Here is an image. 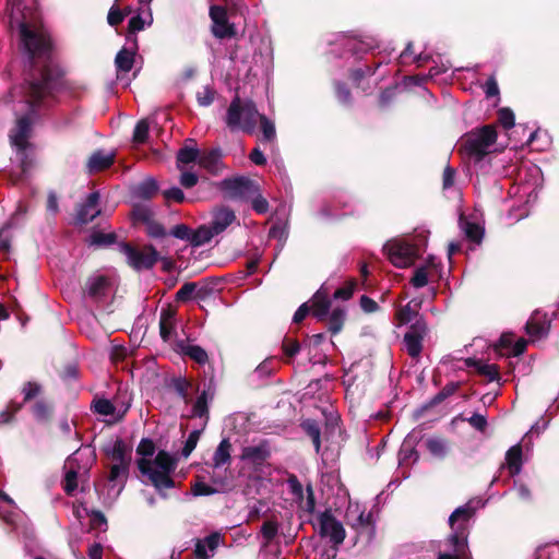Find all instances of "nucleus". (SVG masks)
<instances>
[{
  "label": "nucleus",
  "instance_id": "f257e3e1",
  "mask_svg": "<svg viewBox=\"0 0 559 559\" xmlns=\"http://www.w3.org/2000/svg\"><path fill=\"white\" fill-rule=\"evenodd\" d=\"M19 33L23 52L29 67L26 96L34 110L51 96L60 85L62 71L53 59V43L43 25L22 21Z\"/></svg>",
  "mask_w": 559,
  "mask_h": 559
},
{
  "label": "nucleus",
  "instance_id": "f03ea898",
  "mask_svg": "<svg viewBox=\"0 0 559 559\" xmlns=\"http://www.w3.org/2000/svg\"><path fill=\"white\" fill-rule=\"evenodd\" d=\"M258 119L262 132L261 141L273 143L276 139L275 124L265 115L259 114L255 103L251 99L242 102L236 95L227 108L225 122L230 131L241 130L252 134L255 131Z\"/></svg>",
  "mask_w": 559,
  "mask_h": 559
},
{
  "label": "nucleus",
  "instance_id": "7ed1b4c3",
  "mask_svg": "<svg viewBox=\"0 0 559 559\" xmlns=\"http://www.w3.org/2000/svg\"><path fill=\"white\" fill-rule=\"evenodd\" d=\"M136 466L140 473L147 477L159 497L166 499L168 496L165 490L176 486L171 475L177 468V460L169 452L159 450L154 460L139 459Z\"/></svg>",
  "mask_w": 559,
  "mask_h": 559
},
{
  "label": "nucleus",
  "instance_id": "20e7f679",
  "mask_svg": "<svg viewBox=\"0 0 559 559\" xmlns=\"http://www.w3.org/2000/svg\"><path fill=\"white\" fill-rule=\"evenodd\" d=\"M497 130L493 124H485L466 133L462 148L476 163L489 154V147L497 141Z\"/></svg>",
  "mask_w": 559,
  "mask_h": 559
},
{
  "label": "nucleus",
  "instance_id": "39448f33",
  "mask_svg": "<svg viewBox=\"0 0 559 559\" xmlns=\"http://www.w3.org/2000/svg\"><path fill=\"white\" fill-rule=\"evenodd\" d=\"M119 250L126 255L127 264L136 272L152 270L160 259L159 252L151 243L139 249L132 243L123 241L119 243Z\"/></svg>",
  "mask_w": 559,
  "mask_h": 559
},
{
  "label": "nucleus",
  "instance_id": "423d86ee",
  "mask_svg": "<svg viewBox=\"0 0 559 559\" xmlns=\"http://www.w3.org/2000/svg\"><path fill=\"white\" fill-rule=\"evenodd\" d=\"M383 251L390 262L401 269L413 265L420 255L419 247L404 239L388 241L383 247Z\"/></svg>",
  "mask_w": 559,
  "mask_h": 559
},
{
  "label": "nucleus",
  "instance_id": "0eeeda50",
  "mask_svg": "<svg viewBox=\"0 0 559 559\" xmlns=\"http://www.w3.org/2000/svg\"><path fill=\"white\" fill-rule=\"evenodd\" d=\"M218 188L229 199L247 200L259 192V187L254 180L240 176L225 178L218 183Z\"/></svg>",
  "mask_w": 559,
  "mask_h": 559
},
{
  "label": "nucleus",
  "instance_id": "6e6552de",
  "mask_svg": "<svg viewBox=\"0 0 559 559\" xmlns=\"http://www.w3.org/2000/svg\"><path fill=\"white\" fill-rule=\"evenodd\" d=\"M210 17L213 22L212 34L214 37L225 39L237 35L235 25L228 22L227 11L224 7L211 5Z\"/></svg>",
  "mask_w": 559,
  "mask_h": 559
},
{
  "label": "nucleus",
  "instance_id": "1a4fd4ad",
  "mask_svg": "<svg viewBox=\"0 0 559 559\" xmlns=\"http://www.w3.org/2000/svg\"><path fill=\"white\" fill-rule=\"evenodd\" d=\"M33 121L25 115L16 119L15 126L11 129L9 138L16 151L27 150L31 146L28 139L32 136Z\"/></svg>",
  "mask_w": 559,
  "mask_h": 559
},
{
  "label": "nucleus",
  "instance_id": "9d476101",
  "mask_svg": "<svg viewBox=\"0 0 559 559\" xmlns=\"http://www.w3.org/2000/svg\"><path fill=\"white\" fill-rule=\"evenodd\" d=\"M319 523L322 536H329L331 542L335 545H340L344 542L346 537L344 526L330 511L321 513Z\"/></svg>",
  "mask_w": 559,
  "mask_h": 559
},
{
  "label": "nucleus",
  "instance_id": "9b49d317",
  "mask_svg": "<svg viewBox=\"0 0 559 559\" xmlns=\"http://www.w3.org/2000/svg\"><path fill=\"white\" fill-rule=\"evenodd\" d=\"M99 199V192L94 191L87 195L84 203L79 205L75 216L78 224L86 225L100 214V209H98Z\"/></svg>",
  "mask_w": 559,
  "mask_h": 559
},
{
  "label": "nucleus",
  "instance_id": "f8f14e48",
  "mask_svg": "<svg viewBox=\"0 0 559 559\" xmlns=\"http://www.w3.org/2000/svg\"><path fill=\"white\" fill-rule=\"evenodd\" d=\"M425 336V325L420 322L413 324L404 335V344L407 354L412 358L419 357L423 350V340Z\"/></svg>",
  "mask_w": 559,
  "mask_h": 559
},
{
  "label": "nucleus",
  "instance_id": "ddd939ff",
  "mask_svg": "<svg viewBox=\"0 0 559 559\" xmlns=\"http://www.w3.org/2000/svg\"><path fill=\"white\" fill-rule=\"evenodd\" d=\"M310 311L319 321H324L331 308L330 293L322 285L311 298Z\"/></svg>",
  "mask_w": 559,
  "mask_h": 559
},
{
  "label": "nucleus",
  "instance_id": "4468645a",
  "mask_svg": "<svg viewBox=\"0 0 559 559\" xmlns=\"http://www.w3.org/2000/svg\"><path fill=\"white\" fill-rule=\"evenodd\" d=\"M109 287L110 282L107 276L96 275L86 280L83 290L91 299L97 301L107 295Z\"/></svg>",
  "mask_w": 559,
  "mask_h": 559
},
{
  "label": "nucleus",
  "instance_id": "2eb2a0df",
  "mask_svg": "<svg viewBox=\"0 0 559 559\" xmlns=\"http://www.w3.org/2000/svg\"><path fill=\"white\" fill-rule=\"evenodd\" d=\"M108 456L117 465H124L130 468L132 460V448L129 447L122 439L118 438L111 448V450L105 451Z\"/></svg>",
  "mask_w": 559,
  "mask_h": 559
},
{
  "label": "nucleus",
  "instance_id": "dca6fc26",
  "mask_svg": "<svg viewBox=\"0 0 559 559\" xmlns=\"http://www.w3.org/2000/svg\"><path fill=\"white\" fill-rule=\"evenodd\" d=\"M476 507L473 501L456 508L449 518L450 527L463 526L468 532V522L475 515Z\"/></svg>",
  "mask_w": 559,
  "mask_h": 559
},
{
  "label": "nucleus",
  "instance_id": "f3484780",
  "mask_svg": "<svg viewBox=\"0 0 559 559\" xmlns=\"http://www.w3.org/2000/svg\"><path fill=\"white\" fill-rule=\"evenodd\" d=\"M464 364L468 368H474L478 374L486 377L489 382L500 380L499 367L495 364H484L483 360L474 357L466 358Z\"/></svg>",
  "mask_w": 559,
  "mask_h": 559
},
{
  "label": "nucleus",
  "instance_id": "a211bd4d",
  "mask_svg": "<svg viewBox=\"0 0 559 559\" xmlns=\"http://www.w3.org/2000/svg\"><path fill=\"white\" fill-rule=\"evenodd\" d=\"M115 154H104L103 151L94 152L86 163L88 174H96L108 169L115 163Z\"/></svg>",
  "mask_w": 559,
  "mask_h": 559
},
{
  "label": "nucleus",
  "instance_id": "6ab92c4d",
  "mask_svg": "<svg viewBox=\"0 0 559 559\" xmlns=\"http://www.w3.org/2000/svg\"><path fill=\"white\" fill-rule=\"evenodd\" d=\"M235 221H236L235 212L227 206H221L217 210H215V212L213 214L211 227L214 229V233H216V235H218V234L223 233Z\"/></svg>",
  "mask_w": 559,
  "mask_h": 559
},
{
  "label": "nucleus",
  "instance_id": "aec40b11",
  "mask_svg": "<svg viewBox=\"0 0 559 559\" xmlns=\"http://www.w3.org/2000/svg\"><path fill=\"white\" fill-rule=\"evenodd\" d=\"M271 456V451L266 442L259 445L245 447L241 453V460L250 461L253 464L260 465Z\"/></svg>",
  "mask_w": 559,
  "mask_h": 559
},
{
  "label": "nucleus",
  "instance_id": "412c9836",
  "mask_svg": "<svg viewBox=\"0 0 559 559\" xmlns=\"http://www.w3.org/2000/svg\"><path fill=\"white\" fill-rule=\"evenodd\" d=\"M32 414L39 423H50L55 414V404L48 399L37 400L32 406Z\"/></svg>",
  "mask_w": 559,
  "mask_h": 559
},
{
  "label": "nucleus",
  "instance_id": "4be33fe9",
  "mask_svg": "<svg viewBox=\"0 0 559 559\" xmlns=\"http://www.w3.org/2000/svg\"><path fill=\"white\" fill-rule=\"evenodd\" d=\"M219 540L221 535L218 533H212L204 539H197L194 548L195 559H210L207 549L214 551L218 547Z\"/></svg>",
  "mask_w": 559,
  "mask_h": 559
},
{
  "label": "nucleus",
  "instance_id": "5701e85b",
  "mask_svg": "<svg viewBox=\"0 0 559 559\" xmlns=\"http://www.w3.org/2000/svg\"><path fill=\"white\" fill-rule=\"evenodd\" d=\"M200 151L195 146V140L187 139L185 145L177 152V167L180 168V164L187 165L199 159Z\"/></svg>",
  "mask_w": 559,
  "mask_h": 559
},
{
  "label": "nucleus",
  "instance_id": "b1692460",
  "mask_svg": "<svg viewBox=\"0 0 559 559\" xmlns=\"http://www.w3.org/2000/svg\"><path fill=\"white\" fill-rule=\"evenodd\" d=\"M214 394L209 390H203L197 397L193 406L191 417L205 418V424L210 418L209 403L213 400Z\"/></svg>",
  "mask_w": 559,
  "mask_h": 559
},
{
  "label": "nucleus",
  "instance_id": "393cba45",
  "mask_svg": "<svg viewBox=\"0 0 559 559\" xmlns=\"http://www.w3.org/2000/svg\"><path fill=\"white\" fill-rule=\"evenodd\" d=\"M231 442L228 438H224L217 445L213 454V467L219 468L226 464H230L231 461Z\"/></svg>",
  "mask_w": 559,
  "mask_h": 559
},
{
  "label": "nucleus",
  "instance_id": "a878e982",
  "mask_svg": "<svg viewBox=\"0 0 559 559\" xmlns=\"http://www.w3.org/2000/svg\"><path fill=\"white\" fill-rule=\"evenodd\" d=\"M138 49L133 45L132 48H121L115 58V66L119 72H129L132 70L134 64V57Z\"/></svg>",
  "mask_w": 559,
  "mask_h": 559
},
{
  "label": "nucleus",
  "instance_id": "bb28decb",
  "mask_svg": "<svg viewBox=\"0 0 559 559\" xmlns=\"http://www.w3.org/2000/svg\"><path fill=\"white\" fill-rule=\"evenodd\" d=\"M222 157L221 148H211L209 151H204L200 153L198 163L201 167L209 170L210 173H214L217 168V165Z\"/></svg>",
  "mask_w": 559,
  "mask_h": 559
},
{
  "label": "nucleus",
  "instance_id": "cd10ccee",
  "mask_svg": "<svg viewBox=\"0 0 559 559\" xmlns=\"http://www.w3.org/2000/svg\"><path fill=\"white\" fill-rule=\"evenodd\" d=\"M461 388V382H449L447 383L441 391H439L433 397H431L424 406V409L432 408L448 397L452 396L459 389Z\"/></svg>",
  "mask_w": 559,
  "mask_h": 559
},
{
  "label": "nucleus",
  "instance_id": "c85d7f7f",
  "mask_svg": "<svg viewBox=\"0 0 559 559\" xmlns=\"http://www.w3.org/2000/svg\"><path fill=\"white\" fill-rule=\"evenodd\" d=\"M118 236L116 233H102L99 230H93L87 239L88 246L95 247V248H105L109 247L111 245L117 243Z\"/></svg>",
  "mask_w": 559,
  "mask_h": 559
},
{
  "label": "nucleus",
  "instance_id": "c756f323",
  "mask_svg": "<svg viewBox=\"0 0 559 559\" xmlns=\"http://www.w3.org/2000/svg\"><path fill=\"white\" fill-rule=\"evenodd\" d=\"M522 447L520 443L511 447L506 453V462L511 475H516L522 467Z\"/></svg>",
  "mask_w": 559,
  "mask_h": 559
},
{
  "label": "nucleus",
  "instance_id": "7c9ffc66",
  "mask_svg": "<svg viewBox=\"0 0 559 559\" xmlns=\"http://www.w3.org/2000/svg\"><path fill=\"white\" fill-rule=\"evenodd\" d=\"M305 433L311 439L317 453L321 449V429L317 420L306 419L300 425Z\"/></svg>",
  "mask_w": 559,
  "mask_h": 559
},
{
  "label": "nucleus",
  "instance_id": "2f4dec72",
  "mask_svg": "<svg viewBox=\"0 0 559 559\" xmlns=\"http://www.w3.org/2000/svg\"><path fill=\"white\" fill-rule=\"evenodd\" d=\"M216 235L211 226L201 225L197 229H192L190 245L192 247H201L211 241Z\"/></svg>",
  "mask_w": 559,
  "mask_h": 559
},
{
  "label": "nucleus",
  "instance_id": "473e14b6",
  "mask_svg": "<svg viewBox=\"0 0 559 559\" xmlns=\"http://www.w3.org/2000/svg\"><path fill=\"white\" fill-rule=\"evenodd\" d=\"M427 450L431 455L438 459H444L448 454L449 447L448 441L443 438H429L425 442Z\"/></svg>",
  "mask_w": 559,
  "mask_h": 559
},
{
  "label": "nucleus",
  "instance_id": "72a5a7b5",
  "mask_svg": "<svg viewBox=\"0 0 559 559\" xmlns=\"http://www.w3.org/2000/svg\"><path fill=\"white\" fill-rule=\"evenodd\" d=\"M451 530L452 534L449 536L448 542L455 552H462L466 547L468 532L463 526L451 527Z\"/></svg>",
  "mask_w": 559,
  "mask_h": 559
},
{
  "label": "nucleus",
  "instance_id": "f704fd0d",
  "mask_svg": "<svg viewBox=\"0 0 559 559\" xmlns=\"http://www.w3.org/2000/svg\"><path fill=\"white\" fill-rule=\"evenodd\" d=\"M333 88L334 94L337 99V102L345 106V107H352L354 103L353 94L350 92V88L345 82L342 81H334L333 82Z\"/></svg>",
  "mask_w": 559,
  "mask_h": 559
},
{
  "label": "nucleus",
  "instance_id": "c9c22d12",
  "mask_svg": "<svg viewBox=\"0 0 559 559\" xmlns=\"http://www.w3.org/2000/svg\"><path fill=\"white\" fill-rule=\"evenodd\" d=\"M181 353L199 365H205L209 361L206 350L199 345H181Z\"/></svg>",
  "mask_w": 559,
  "mask_h": 559
},
{
  "label": "nucleus",
  "instance_id": "e433bc0d",
  "mask_svg": "<svg viewBox=\"0 0 559 559\" xmlns=\"http://www.w3.org/2000/svg\"><path fill=\"white\" fill-rule=\"evenodd\" d=\"M144 27L145 21L142 19L140 13H138L129 20L126 38L128 41H131L132 45L135 46V49H139L138 38L135 34L140 31H143Z\"/></svg>",
  "mask_w": 559,
  "mask_h": 559
},
{
  "label": "nucleus",
  "instance_id": "4c0bfd02",
  "mask_svg": "<svg viewBox=\"0 0 559 559\" xmlns=\"http://www.w3.org/2000/svg\"><path fill=\"white\" fill-rule=\"evenodd\" d=\"M346 313L343 308H335L329 317L328 330L333 335L340 333L344 326Z\"/></svg>",
  "mask_w": 559,
  "mask_h": 559
},
{
  "label": "nucleus",
  "instance_id": "58836bf2",
  "mask_svg": "<svg viewBox=\"0 0 559 559\" xmlns=\"http://www.w3.org/2000/svg\"><path fill=\"white\" fill-rule=\"evenodd\" d=\"M158 192V185L153 178H148L136 187V197L143 200H151Z\"/></svg>",
  "mask_w": 559,
  "mask_h": 559
},
{
  "label": "nucleus",
  "instance_id": "ea45409f",
  "mask_svg": "<svg viewBox=\"0 0 559 559\" xmlns=\"http://www.w3.org/2000/svg\"><path fill=\"white\" fill-rule=\"evenodd\" d=\"M463 230L468 240L477 245L483 241L485 230L479 224L465 222L463 225Z\"/></svg>",
  "mask_w": 559,
  "mask_h": 559
},
{
  "label": "nucleus",
  "instance_id": "a19ab883",
  "mask_svg": "<svg viewBox=\"0 0 559 559\" xmlns=\"http://www.w3.org/2000/svg\"><path fill=\"white\" fill-rule=\"evenodd\" d=\"M171 385L177 394L185 401V403H190L191 399L189 397L188 390L192 386V383L187 378L178 377L174 378L171 381Z\"/></svg>",
  "mask_w": 559,
  "mask_h": 559
},
{
  "label": "nucleus",
  "instance_id": "79ce46f5",
  "mask_svg": "<svg viewBox=\"0 0 559 559\" xmlns=\"http://www.w3.org/2000/svg\"><path fill=\"white\" fill-rule=\"evenodd\" d=\"M131 215L134 222L142 223L145 226L154 219L153 211L144 205H135Z\"/></svg>",
  "mask_w": 559,
  "mask_h": 559
},
{
  "label": "nucleus",
  "instance_id": "37998d69",
  "mask_svg": "<svg viewBox=\"0 0 559 559\" xmlns=\"http://www.w3.org/2000/svg\"><path fill=\"white\" fill-rule=\"evenodd\" d=\"M150 133V124L146 119H141L136 122L133 130V142L143 144L147 141Z\"/></svg>",
  "mask_w": 559,
  "mask_h": 559
},
{
  "label": "nucleus",
  "instance_id": "c03bdc74",
  "mask_svg": "<svg viewBox=\"0 0 559 559\" xmlns=\"http://www.w3.org/2000/svg\"><path fill=\"white\" fill-rule=\"evenodd\" d=\"M62 488L68 496H72L78 489V472L73 467L66 472Z\"/></svg>",
  "mask_w": 559,
  "mask_h": 559
},
{
  "label": "nucleus",
  "instance_id": "a18cd8bd",
  "mask_svg": "<svg viewBox=\"0 0 559 559\" xmlns=\"http://www.w3.org/2000/svg\"><path fill=\"white\" fill-rule=\"evenodd\" d=\"M195 282H186L176 293L175 299L178 302H187L192 299L193 293L197 289Z\"/></svg>",
  "mask_w": 559,
  "mask_h": 559
},
{
  "label": "nucleus",
  "instance_id": "49530a36",
  "mask_svg": "<svg viewBox=\"0 0 559 559\" xmlns=\"http://www.w3.org/2000/svg\"><path fill=\"white\" fill-rule=\"evenodd\" d=\"M145 233L153 239L166 238L168 235L165 226L155 218L145 226Z\"/></svg>",
  "mask_w": 559,
  "mask_h": 559
},
{
  "label": "nucleus",
  "instance_id": "de8ad7c7",
  "mask_svg": "<svg viewBox=\"0 0 559 559\" xmlns=\"http://www.w3.org/2000/svg\"><path fill=\"white\" fill-rule=\"evenodd\" d=\"M93 411L96 414L110 416L115 414V405L107 399H97L93 401Z\"/></svg>",
  "mask_w": 559,
  "mask_h": 559
},
{
  "label": "nucleus",
  "instance_id": "09e8293b",
  "mask_svg": "<svg viewBox=\"0 0 559 559\" xmlns=\"http://www.w3.org/2000/svg\"><path fill=\"white\" fill-rule=\"evenodd\" d=\"M282 350L287 358H294L300 352V344L297 340L285 336L282 342Z\"/></svg>",
  "mask_w": 559,
  "mask_h": 559
},
{
  "label": "nucleus",
  "instance_id": "8fccbe9b",
  "mask_svg": "<svg viewBox=\"0 0 559 559\" xmlns=\"http://www.w3.org/2000/svg\"><path fill=\"white\" fill-rule=\"evenodd\" d=\"M216 91L211 86H205L202 91L197 93V102L202 107H207L213 104Z\"/></svg>",
  "mask_w": 559,
  "mask_h": 559
},
{
  "label": "nucleus",
  "instance_id": "3c124183",
  "mask_svg": "<svg viewBox=\"0 0 559 559\" xmlns=\"http://www.w3.org/2000/svg\"><path fill=\"white\" fill-rule=\"evenodd\" d=\"M156 447L152 439L143 438L136 447V453L141 459H148L155 453Z\"/></svg>",
  "mask_w": 559,
  "mask_h": 559
},
{
  "label": "nucleus",
  "instance_id": "603ef678",
  "mask_svg": "<svg viewBox=\"0 0 559 559\" xmlns=\"http://www.w3.org/2000/svg\"><path fill=\"white\" fill-rule=\"evenodd\" d=\"M287 485L290 493L299 501L304 500V487L295 474H289Z\"/></svg>",
  "mask_w": 559,
  "mask_h": 559
},
{
  "label": "nucleus",
  "instance_id": "864d4df0",
  "mask_svg": "<svg viewBox=\"0 0 559 559\" xmlns=\"http://www.w3.org/2000/svg\"><path fill=\"white\" fill-rule=\"evenodd\" d=\"M278 533V524L276 521H265L261 526V534L266 543L272 542Z\"/></svg>",
  "mask_w": 559,
  "mask_h": 559
},
{
  "label": "nucleus",
  "instance_id": "5fc2aeb1",
  "mask_svg": "<svg viewBox=\"0 0 559 559\" xmlns=\"http://www.w3.org/2000/svg\"><path fill=\"white\" fill-rule=\"evenodd\" d=\"M201 430H193L190 432L181 450L182 456L188 457L192 453L199 442Z\"/></svg>",
  "mask_w": 559,
  "mask_h": 559
},
{
  "label": "nucleus",
  "instance_id": "6e6d98bb",
  "mask_svg": "<svg viewBox=\"0 0 559 559\" xmlns=\"http://www.w3.org/2000/svg\"><path fill=\"white\" fill-rule=\"evenodd\" d=\"M87 515L91 518L90 524L92 530H100L105 526L104 531L107 526V519L105 514L99 510H91L87 512Z\"/></svg>",
  "mask_w": 559,
  "mask_h": 559
},
{
  "label": "nucleus",
  "instance_id": "4d7b16f0",
  "mask_svg": "<svg viewBox=\"0 0 559 559\" xmlns=\"http://www.w3.org/2000/svg\"><path fill=\"white\" fill-rule=\"evenodd\" d=\"M514 114L510 108L504 107L498 110V121L506 130L514 126Z\"/></svg>",
  "mask_w": 559,
  "mask_h": 559
},
{
  "label": "nucleus",
  "instance_id": "13d9d810",
  "mask_svg": "<svg viewBox=\"0 0 559 559\" xmlns=\"http://www.w3.org/2000/svg\"><path fill=\"white\" fill-rule=\"evenodd\" d=\"M525 330L530 336L537 338L544 336L547 332L544 323L534 321L533 319L526 322Z\"/></svg>",
  "mask_w": 559,
  "mask_h": 559
},
{
  "label": "nucleus",
  "instance_id": "bf43d9fd",
  "mask_svg": "<svg viewBox=\"0 0 559 559\" xmlns=\"http://www.w3.org/2000/svg\"><path fill=\"white\" fill-rule=\"evenodd\" d=\"M411 284L415 288H421L428 284V273L425 266L417 267L411 278Z\"/></svg>",
  "mask_w": 559,
  "mask_h": 559
},
{
  "label": "nucleus",
  "instance_id": "052dcab7",
  "mask_svg": "<svg viewBox=\"0 0 559 559\" xmlns=\"http://www.w3.org/2000/svg\"><path fill=\"white\" fill-rule=\"evenodd\" d=\"M191 234H192V229L186 224H178V225L174 226L169 231L170 236H173L177 239H180V240H186L189 243H190Z\"/></svg>",
  "mask_w": 559,
  "mask_h": 559
},
{
  "label": "nucleus",
  "instance_id": "680f3d73",
  "mask_svg": "<svg viewBox=\"0 0 559 559\" xmlns=\"http://www.w3.org/2000/svg\"><path fill=\"white\" fill-rule=\"evenodd\" d=\"M24 403L29 402L41 392V385L34 381H27L23 385Z\"/></svg>",
  "mask_w": 559,
  "mask_h": 559
},
{
  "label": "nucleus",
  "instance_id": "e2e57ef3",
  "mask_svg": "<svg viewBox=\"0 0 559 559\" xmlns=\"http://www.w3.org/2000/svg\"><path fill=\"white\" fill-rule=\"evenodd\" d=\"M128 476L129 467H126L124 465L112 464L110 467L108 479L109 481H116L122 478V480L126 481Z\"/></svg>",
  "mask_w": 559,
  "mask_h": 559
},
{
  "label": "nucleus",
  "instance_id": "0e129e2a",
  "mask_svg": "<svg viewBox=\"0 0 559 559\" xmlns=\"http://www.w3.org/2000/svg\"><path fill=\"white\" fill-rule=\"evenodd\" d=\"M355 287H356L355 281L348 282L345 286L340 287L334 292V294H333L334 299L348 300L353 296Z\"/></svg>",
  "mask_w": 559,
  "mask_h": 559
},
{
  "label": "nucleus",
  "instance_id": "69168bd1",
  "mask_svg": "<svg viewBox=\"0 0 559 559\" xmlns=\"http://www.w3.org/2000/svg\"><path fill=\"white\" fill-rule=\"evenodd\" d=\"M193 496H211L217 493L218 490L203 481H198L191 487Z\"/></svg>",
  "mask_w": 559,
  "mask_h": 559
},
{
  "label": "nucleus",
  "instance_id": "338daca9",
  "mask_svg": "<svg viewBox=\"0 0 559 559\" xmlns=\"http://www.w3.org/2000/svg\"><path fill=\"white\" fill-rule=\"evenodd\" d=\"M123 20H124V14H122L121 9L117 4H114L109 9V12L107 15L108 24L110 26H118L119 24H121L123 22Z\"/></svg>",
  "mask_w": 559,
  "mask_h": 559
},
{
  "label": "nucleus",
  "instance_id": "774afa93",
  "mask_svg": "<svg viewBox=\"0 0 559 559\" xmlns=\"http://www.w3.org/2000/svg\"><path fill=\"white\" fill-rule=\"evenodd\" d=\"M467 423L475 428L476 430L484 432L488 426L487 418L478 413H474L469 418L466 419Z\"/></svg>",
  "mask_w": 559,
  "mask_h": 559
}]
</instances>
